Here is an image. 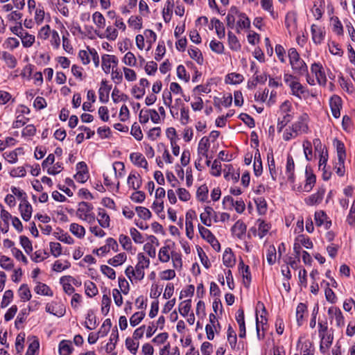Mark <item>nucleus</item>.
<instances>
[{
    "label": "nucleus",
    "mask_w": 355,
    "mask_h": 355,
    "mask_svg": "<svg viewBox=\"0 0 355 355\" xmlns=\"http://www.w3.org/2000/svg\"><path fill=\"white\" fill-rule=\"evenodd\" d=\"M289 62L294 73L298 76H304L308 72V67L300 58V54L295 48L288 50Z\"/></svg>",
    "instance_id": "nucleus-1"
},
{
    "label": "nucleus",
    "mask_w": 355,
    "mask_h": 355,
    "mask_svg": "<svg viewBox=\"0 0 355 355\" xmlns=\"http://www.w3.org/2000/svg\"><path fill=\"white\" fill-rule=\"evenodd\" d=\"M150 260L142 253L138 254V263L135 266L136 279L141 280L144 277V268L149 267Z\"/></svg>",
    "instance_id": "nucleus-2"
},
{
    "label": "nucleus",
    "mask_w": 355,
    "mask_h": 355,
    "mask_svg": "<svg viewBox=\"0 0 355 355\" xmlns=\"http://www.w3.org/2000/svg\"><path fill=\"white\" fill-rule=\"evenodd\" d=\"M118 62V58L115 55L105 54L102 57V69L105 73H109L111 67L112 70L116 68Z\"/></svg>",
    "instance_id": "nucleus-3"
},
{
    "label": "nucleus",
    "mask_w": 355,
    "mask_h": 355,
    "mask_svg": "<svg viewBox=\"0 0 355 355\" xmlns=\"http://www.w3.org/2000/svg\"><path fill=\"white\" fill-rule=\"evenodd\" d=\"M309 116L306 114H302L298 120L292 125V130L295 133L306 132L308 130Z\"/></svg>",
    "instance_id": "nucleus-4"
},
{
    "label": "nucleus",
    "mask_w": 355,
    "mask_h": 355,
    "mask_svg": "<svg viewBox=\"0 0 355 355\" xmlns=\"http://www.w3.org/2000/svg\"><path fill=\"white\" fill-rule=\"evenodd\" d=\"M311 71L315 74L318 83L320 85H325L327 83V78L324 71V69L321 64L313 63L311 67Z\"/></svg>",
    "instance_id": "nucleus-5"
},
{
    "label": "nucleus",
    "mask_w": 355,
    "mask_h": 355,
    "mask_svg": "<svg viewBox=\"0 0 355 355\" xmlns=\"http://www.w3.org/2000/svg\"><path fill=\"white\" fill-rule=\"evenodd\" d=\"M329 105L332 115L335 118L340 116V108L342 107V99L338 95L332 96L329 99Z\"/></svg>",
    "instance_id": "nucleus-6"
},
{
    "label": "nucleus",
    "mask_w": 355,
    "mask_h": 355,
    "mask_svg": "<svg viewBox=\"0 0 355 355\" xmlns=\"http://www.w3.org/2000/svg\"><path fill=\"white\" fill-rule=\"evenodd\" d=\"M211 214L215 215L214 221L217 222V215L216 212L211 207H206L205 208V211L200 215V218L201 222L206 226L209 227L211 225Z\"/></svg>",
    "instance_id": "nucleus-7"
},
{
    "label": "nucleus",
    "mask_w": 355,
    "mask_h": 355,
    "mask_svg": "<svg viewBox=\"0 0 355 355\" xmlns=\"http://www.w3.org/2000/svg\"><path fill=\"white\" fill-rule=\"evenodd\" d=\"M295 164L294 160L291 155L287 156V162L286 166V175L287 180L291 184L295 182Z\"/></svg>",
    "instance_id": "nucleus-8"
},
{
    "label": "nucleus",
    "mask_w": 355,
    "mask_h": 355,
    "mask_svg": "<svg viewBox=\"0 0 355 355\" xmlns=\"http://www.w3.org/2000/svg\"><path fill=\"white\" fill-rule=\"evenodd\" d=\"M19 210L22 218L25 221L29 220L31 218L33 209L31 205L28 202L27 199H23V201L19 205Z\"/></svg>",
    "instance_id": "nucleus-9"
},
{
    "label": "nucleus",
    "mask_w": 355,
    "mask_h": 355,
    "mask_svg": "<svg viewBox=\"0 0 355 355\" xmlns=\"http://www.w3.org/2000/svg\"><path fill=\"white\" fill-rule=\"evenodd\" d=\"M324 193V189H318V191L315 193L311 195L310 196L305 199L306 204L309 206H313L314 205L320 203L323 199Z\"/></svg>",
    "instance_id": "nucleus-10"
},
{
    "label": "nucleus",
    "mask_w": 355,
    "mask_h": 355,
    "mask_svg": "<svg viewBox=\"0 0 355 355\" xmlns=\"http://www.w3.org/2000/svg\"><path fill=\"white\" fill-rule=\"evenodd\" d=\"M210 148L209 137H203L198 144V155H202L205 158L209 157L208 150Z\"/></svg>",
    "instance_id": "nucleus-11"
},
{
    "label": "nucleus",
    "mask_w": 355,
    "mask_h": 355,
    "mask_svg": "<svg viewBox=\"0 0 355 355\" xmlns=\"http://www.w3.org/2000/svg\"><path fill=\"white\" fill-rule=\"evenodd\" d=\"M130 159L134 165L146 169L147 168L148 162L141 153H132L130 155Z\"/></svg>",
    "instance_id": "nucleus-12"
},
{
    "label": "nucleus",
    "mask_w": 355,
    "mask_h": 355,
    "mask_svg": "<svg viewBox=\"0 0 355 355\" xmlns=\"http://www.w3.org/2000/svg\"><path fill=\"white\" fill-rule=\"evenodd\" d=\"M328 314L330 318H334L336 324L338 327L344 325V317L340 309L336 306H331L328 310Z\"/></svg>",
    "instance_id": "nucleus-13"
},
{
    "label": "nucleus",
    "mask_w": 355,
    "mask_h": 355,
    "mask_svg": "<svg viewBox=\"0 0 355 355\" xmlns=\"http://www.w3.org/2000/svg\"><path fill=\"white\" fill-rule=\"evenodd\" d=\"M236 320L239 326V337L245 338L246 335V330L244 320V311L242 309H239L237 311Z\"/></svg>",
    "instance_id": "nucleus-14"
},
{
    "label": "nucleus",
    "mask_w": 355,
    "mask_h": 355,
    "mask_svg": "<svg viewBox=\"0 0 355 355\" xmlns=\"http://www.w3.org/2000/svg\"><path fill=\"white\" fill-rule=\"evenodd\" d=\"M129 187L134 190L139 189L142 184L141 176L136 173H130L127 180Z\"/></svg>",
    "instance_id": "nucleus-15"
},
{
    "label": "nucleus",
    "mask_w": 355,
    "mask_h": 355,
    "mask_svg": "<svg viewBox=\"0 0 355 355\" xmlns=\"http://www.w3.org/2000/svg\"><path fill=\"white\" fill-rule=\"evenodd\" d=\"M312 38L315 44H320L324 39V33L321 28L313 24L311 27Z\"/></svg>",
    "instance_id": "nucleus-16"
},
{
    "label": "nucleus",
    "mask_w": 355,
    "mask_h": 355,
    "mask_svg": "<svg viewBox=\"0 0 355 355\" xmlns=\"http://www.w3.org/2000/svg\"><path fill=\"white\" fill-rule=\"evenodd\" d=\"M223 262L228 268H232L235 265V258L231 248L225 249L223 255Z\"/></svg>",
    "instance_id": "nucleus-17"
},
{
    "label": "nucleus",
    "mask_w": 355,
    "mask_h": 355,
    "mask_svg": "<svg viewBox=\"0 0 355 355\" xmlns=\"http://www.w3.org/2000/svg\"><path fill=\"white\" fill-rule=\"evenodd\" d=\"M1 58L4 60L7 67L10 69H14L17 65V59L12 54L8 52L3 51L1 53Z\"/></svg>",
    "instance_id": "nucleus-18"
},
{
    "label": "nucleus",
    "mask_w": 355,
    "mask_h": 355,
    "mask_svg": "<svg viewBox=\"0 0 355 355\" xmlns=\"http://www.w3.org/2000/svg\"><path fill=\"white\" fill-rule=\"evenodd\" d=\"M73 348L69 340H63L59 343L60 355H70Z\"/></svg>",
    "instance_id": "nucleus-19"
},
{
    "label": "nucleus",
    "mask_w": 355,
    "mask_h": 355,
    "mask_svg": "<svg viewBox=\"0 0 355 355\" xmlns=\"http://www.w3.org/2000/svg\"><path fill=\"white\" fill-rule=\"evenodd\" d=\"M232 233L241 239L246 232V225L241 220H238L232 227Z\"/></svg>",
    "instance_id": "nucleus-20"
},
{
    "label": "nucleus",
    "mask_w": 355,
    "mask_h": 355,
    "mask_svg": "<svg viewBox=\"0 0 355 355\" xmlns=\"http://www.w3.org/2000/svg\"><path fill=\"white\" fill-rule=\"evenodd\" d=\"M173 7L174 0H167L162 11L163 18L165 22H168L171 20Z\"/></svg>",
    "instance_id": "nucleus-21"
},
{
    "label": "nucleus",
    "mask_w": 355,
    "mask_h": 355,
    "mask_svg": "<svg viewBox=\"0 0 355 355\" xmlns=\"http://www.w3.org/2000/svg\"><path fill=\"white\" fill-rule=\"evenodd\" d=\"M306 183L304 186V191L306 192H309L315 185L316 181V177L312 173H309V169L306 168Z\"/></svg>",
    "instance_id": "nucleus-22"
},
{
    "label": "nucleus",
    "mask_w": 355,
    "mask_h": 355,
    "mask_svg": "<svg viewBox=\"0 0 355 355\" xmlns=\"http://www.w3.org/2000/svg\"><path fill=\"white\" fill-rule=\"evenodd\" d=\"M98 216L99 218H98V222L99 225L103 227L107 228L110 227V216L106 213L105 210L101 208L98 209Z\"/></svg>",
    "instance_id": "nucleus-23"
},
{
    "label": "nucleus",
    "mask_w": 355,
    "mask_h": 355,
    "mask_svg": "<svg viewBox=\"0 0 355 355\" xmlns=\"http://www.w3.org/2000/svg\"><path fill=\"white\" fill-rule=\"evenodd\" d=\"M307 311V306L304 303H300L296 309V319L299 326L302 324L304 314Z\"/></svg>",
    "instance_id": "nucleus-24"
},
{
    "label": "nucleus",
    "mask_w": 355,
    "mask_h": 355,
    "mask_svg": "<svg viewBox=\"0 0 355 355\" xmlns=\"http://www.w3.org/2000/svg\"><path fill=\"white\" fill-rule=\"evenodd\" d=\"M289 87H291L292 94L298 98H300V95L304 93V87L298 81H292L289 84Z\"/></svg>",
    "instance_id": "nucleus-25"
},
{
    "label": "nucleus",
    "mask_w": 355,
    "mask_h": 355,
    "mask_svg": "<svg viewBox=\"0 0 355 355\" xmlns=\"http://www.w3.org/2000/svg\"><path fill=\"white\" fill-rule=\"evenodd\" d=\"M127 256L124 252L119 253L107 261L108 264L116 267L122 265L126 260Z\"/></svg>",
    "instance_id": "nucleus-26"
},
{
    "label": "nucleus",
    "mask_w": 355,
    "mask_h": 355,
    "mask_svg": "<svg viewBox=\"0 0 355 355\" xmlns=\"http://www.w3.org/2000/svg\"><path fill=\"white\" fill-rule=\"evenodd\" d=\"M93 209V206L92 204L87 202H81L78 204V209L77 210L78 213H82L84 214V219H87V218L89 216V212Z\"/></svg>",
    "instance_id": "nucleus-27"
},
{
    "label": "nucleus",
    "mask_w": 355,
    "mask_h": 355,
    "mask_svg": "<svg viewBox=\"0 0 355 355\" xmlns=\"http://www.w3.org/2000/svg\"><path fill=\"white\" fill-rule=\"evenodd\" d=\"M254 172L256 176H259L262 173V163L259 149H257L254 154Z\"/></svg>",
    "instance_id": "nucleus-28"
},
{
    "label": "nucleus",
    "mask_w": 355,
    "mask_h": 355,
    "mask_svg": "<svg viewBox=\"0 0 355 355\" xmlns=\"http://www.w3.org/2000/svg\"><path fill=\"white\" fill-rule=\"evenodd\" d=\"M173 246L171 245H166L160 248L158 257L161 262L166 263L170 260V255L168 250L172 248Z\"/></svg>",
    "instance_id": "nucleus-29"
},
{
    "label": "nucleus",
    "mask_w": 355,
    "mask_h": 355,
    "mask_svg": "<svg viewBox=\"0 0 355 355\" xmlns=\"http://www.w3.org/2000/svg\"><path fill=\"white\" fill-rule=\"evenodd\" d=\"M70 232L78 238H83L85 234L84 227L77 223H71L69 228Z\"/></svg>",
    "instance_id": "nucleus-30"
},
{
    "label": "nucleus",
    "mask_w": 355,
    "mask_h": 355,
    "mask_svg": "<svg viewBox=\"0 0 355 355\" xmlns=\"http://www.w3.org/2000/svg\"><path fill=\"white\" fill-rule=\"evenodd\" d=\"M188 53L189 56L195 60L199 64H202L203 63V57L201 51L196 47L190 48L188 50Z\"/></svg>",
    "instance_id": "nucleus-31"
},
{
    "label": "nucleus",
    "mask_w": 355,
    "mask_h": 355,
    "mask_svg": "<svg viewBox=\"0 0 355 355\" xmlns=\"http://www.w3.org/2000/svg\"><path fill=\"white\" fill-rule=\"evenodd\" d=\"M101 38L106 37L109 40H115L118 36V31L116 28L109 26L105 30V35L97 34Z\"/></svg>",
    "instance_id": "nucleus-32"
},
{
    "label": "nucleus",
    "mask_w": 355,
    "mask_h": 355,
    "mask_svg": "<svg viewBox=\"0 0 355 355\" xmlns=\"http://www.w3.org/2000/svg\"><path fill=\"white\" fill-rule=\"evenodd\" d=\"M277 258V250L275 247L273 245H269L267 252H266V259L269 265H273L276 261Z\"/></svg>",
    "instance_id": "nucleus-33"
},
{
    "label": "nucleus",
    "mask_w": 355,
    "mask_h": 355,
    "mask_svg": "<svg viewBox=\"0 0 355 355\" xmlns=\"http://www.w3.org/2000/svg\"><path fill=\"white\" fill-rule=\"evenodd\" d=\"M243 75L236 73H229L225 78V83L229 84H239L243 80Z\"/></svg>",
    "instance_id": "nucleus-34"
},
{
    "label": "nucleus",
    "mask_w": 355,
    "mask_h": 355,
    "mask_svg": "<svg viewBox=\"0 0 355 355\" xmlns=\"http://www.w3.org/2000/svg\"><path fill=\"white\" fill-rule=\"evenodd\" d=\"M35 291L40 295L52 296L53 293L50 288L45 284L39 283L35 288Z\"/></svg>",
    "instance_id": "nucleus-35"
},
{
    "label": "nucleus",
    "mask_w": 355,
    "mask_h": 355,
    "mask_svg": "<svg viewBox=\"0 0 355 355\" xmlns=\"http://www.w3.org/2000/svg\"><path fill=\"white\" fill-rule=\"evenodd\" d=\"M85 293L89 297H92L98 294V288L96 284L90 281L86 282L85 283Z\"/></svg>",
    "instance_id": "nucleus-36"
},
{
    "label": "nucleus",
    "mask_w": 355,
    "mask_h": 355,
    "mask_svg": "<svg viewBox=\"0 0 355 355\" xmlns=\"http://www.w3.org/2000/svg\"><path fill=\"white\" fill-rule=\"evenodd\" d=\"M257 209L259 214H265L267 211V203L263 197H259L254 200Z\"/></svg>",
    "instance_id": "nucleus-37"
},
{
    "label": "nucleus",
    "mask_w": 355,
    "mask_h": 355,
    "mask_svg": "<svg viewBox=\"0 0 355 355\" xmlns=\"http://www.w3.org/2000/svg\"><path fill=\"white\" fill-rule=\"evenodd\" d=\"M198 230L200 236L204 239L207 240L208 243H210L211 241H212L215 238V236L211 233V232L209 230L200 225H198Z\"/></svg>",
    "instance_id": "nucleus-38"
},
{
    "label": "nucleus",
    "mask_w": 355,
    "mask_h": 355,
    "mask_svg": "<svg viewBox=\"0 0 355 355\" xmlns=\"http://www.w3.org/2000/svg\"><path fill=\"white\" fill-rule=\"evenodd\" d=\"M111 86H101L98 90L99 100L102 103H107L109 100L110 91Z\"/></svg>",
    "instance_id": "nucleus-39"
},
{
    "label": "nucleus",
    "mask_w": 355,
    "mask_h": 355,
    "mask_svg": "<svg viewBox=\"0 0 355 355\" xmlns=\"http://www.w3.org/2000/svg\"><path fill=\"white\" fill-rule=\"evenodd\" d=\"M191 307V300H187L182 302L179 305V312L183 316H187Z\"/></svg>",
    "instance_id": "nucleus-40"
},
{
    "label": "nucleus",
    "mask_w": 355,
    "mask_h": 355,
    "mask_svg": "<svg viewBox=\"0 0 355 355\" xmlns=\"http://www.w3.org/2000/svg\"><path fill=\"white\" fill-rule=\"evenodd\" d=\"M227 341L229 342L231 347L235 349L237 343V337L236 332L232 329L231 325H229L227 329Z\"/></svg>",
    "instance_id": "nucleus-41"
},
{
    "label": "nucleus",
    "mask_w": 355,
    "mask_h": 355,
    "mask_svg": "<svg viewBox=\"0 0 355 355\" xmlns=\"http://www.w3.org/2000/svg\"><path fill=\"white\" fill-rule=\"evenodd\" d=\"M19 295L24 302L28 301L31 297V291L26 284H22L19 289Z\"/></svg>",
    "instance_id": "nucleus-42"
},
{
    "label": "nucleus",
    "mask_w": 355,
    "mask_h": 355,
    "mask_svg": "<svg viewBox=\"0 0 355 355\" xmlns=\"http://www.w3.org/2000/svg\"><path fill=\"white\" fill-rule=\"evenodd\" d=\"M60 284L62 285L63 290L65 293L68 295H71L74 292V288L72 286L71 284L66 276L62 277L60 279Z\"/></svg>",
    "instance_id": "nucleus-43"
},
{
    "label": "nucleus",
    "mask_w": 355,
    "mask_h": 355,
    "mask_svg": "<svg viewBox=\"0 0 355 355\" xmlns=\"http://www.w3.org/2000/svg\"><path fill=\"white\" fill-rule=\"evenodd\" d=\"M20 38L21 40L22 44L25 48L31 47L35 42V36L30 35L28 33L25 31L23 33V36Z\"/></svg>",
    "instance_id": "nucleus-44"
},
{
    "label": "nucleus",
    "mask_w": 355,
    "mask_h": 355,
    "mask_svg": "<svg viewBox=\"0 0 355 355\" xmlns=\"http://www.w3.org/2000/svg\"><path fill=\"white\" fill-rule=\"evenodd\" d=\"M111 304V299L107 295L104 294L101 301V312L104 315H106L110 311V307Z\"/></svg>",
    "instance_id": "nucleus-45"
},
{
    "label": "nucleus",
    "mask_w": 355,
    "mask_h": 355,
    "mask_svg": "<svg viewBox=\"0 0 355 355\" xmlns=\"http://www.w3.org/2000/svg\"><path fill=\"white\" fill-rule=\"evenodd\" d=\"M25 342V334L20 333L17 335L15 340V349L17 354H21L24 349V344Z\"/></svg>",
    "instance_id": "nucleus-46"
},
{
    "label": "nucleus",
    "mask_w": 355,
    "mask_h": 355,
    "mask_svg": "<svg viewBox=\"0 0 355 355\" xmlns=\"http://www.w3.org/2000/svg\"><path fill=\"white\" fill-rule=\"evenodd\" d=\"M212 22H215V29L218 37L221 39L225 37V31L223 24L218 19L213 18Z\"/></svg>",
    "instance_id": "nucleus-47"
},
{
    "label": "nucleus",
    "mask_w": 355,
    "mask_h": 355,
    "mask_svg": "<svg viewBox=\"0 0 355 355\" xmlns=\"http://www.w3.org/2000/svg\"><path fill=\"white\" fill-rule=\"evenodd\" d=\"M87 320V321L85 322V327L89 330L94 329L97 326L96 318L92 311L88 312Z\"/></svg>",
    "instance_id": "nucleus-48"
},
{
    "label": "nucleus",
    "mask_w": 355,
    "mask_h": 355,
    "mask_svg": "<svg viewBox=\"0 0 355 355\" xmlns=\"http://www.w3.org/2000/svg\"><path fill=\"white\" fill-rule=\"evenodd\" d=\"M228 42L229 45L231 49L237 51L240 49L241 45L239 44V42L236 37L232 32H229L228 34Z\"/></svg>",
    "instance_id": "nucleus-49"
},
{
    "label": "nucleus",
    "mask_w": 355,
    "mask_h": 355,
    "mask_svg": "<svg viewBox=\"0 0 355 355\" xmlns=\"http://www.w3.org/2000/svg\"><path fill=\"white\" fill-rule=\"evenodd\" d=\"M292 119V116L286 113L284 114L283 117L282 119H278L277 123V131L279 132L282 131V129L289 123Z\"/></svg>",
    "instance_id": "nucleus-50"
},
{
    "label": "nucleus",
    "mask_w": 355,
    "mask_h": 355,
    "mask_svg": "<svg viewBox=\"0 0 355 355\" xmlns=\"http://www.w3.org/2000/svg\"><path fill=\"white\" fill-rule=\"evenodd\" d=\"M94 23L99 28H103L105 25V19L99 12H95L92 15Z\"/></svg>",
    "instance_id": "nucleus-51"
},
{
    "label": "nucleus",
    "mask_w": 355,
    "mask_h": 355,
    "mask_svg": "<svg viewBox=\"0 0 355 355\" xmlns=\"http://www.w3.org/2000/svg\"><path fill=\"white\" fill-rule=\"evenodd\" d=\"M112 96L115 103L119 101H126L128 99V96L125 94H120L119 89L116 87L113 89Z\"/></svg>",
    "instance_id": "nucleus-52"
},
{
    "label": "nucleus",
    "mask_w": 355,
    "mask_h": 355,
    "mask_svg": "<svg viewBox=\"0 0 355 355\" xmlns=\"http://www.w3.org/2000/svg\"><path fill=\"white\" fill-rule=\"evenodd\" d=\"M145 316V313L143 311L135 313L130 318V323L132 327H135L139 324Z\"/></svg>",
    "instance_id": "nucleus-53"
},
{
    "label": "nucleus",
    "mask_w": 355,
    "mask_h": 355,
    "mask_svg": "<svg viewBox=\"0 0 355 355\" xmlns=\"http://www.w3.org/2000/svg\"><path fill=\"white\" fill-rule=\"evenodd\" d=\"M20 244L27 254H30L33 251L32 243L26 236H20Z\"/></svg>",
    "instance_id": "nucleus-54"
},
{
    "label": "nucleus",
    "mask_w": 355,
    "mask_h": 355,
    "mask_svg": "<svg viewBox=\"0 0 355 355\" xmlns=\"http://www.w3.org/2000/svg\"><path fill=\"white\" fill-rule=\"evenodd\" d=\"M135 210L138 216L144 220H148L151 218L152 214L150 210L144 207H136Z\"/></svg>",
    "instance_id": "nucleus-55"
},
{
    "label": "nucleus",
    "mask_w": 355,
    "mask_h": 355,
    "mask_svg": "<svg viewBox=\"0 0 355 355\" xmlns=\"http://www.w3.org/2000/svg\"><path fill=\"white\" fill-rule=\"evenodd\" d=\"M119 243L125 250H131L132 242L130 239L124 234H121L119 238Z\"/></svg>",
    "instance_id": "nucleus-56"
},
{
    "label": "nucleus",
    "mask_w": 355,
    "mask_h": 355,
    "mask_svg": "<svg viewBox=\"0 0 355 355\" xmlns=\"http://www.w3.org/2000/svg\"><path fill=\"white\" fill-rule=\"evenodd\" d=\"M329 49L331 53L335 55L342 56L343 54V51L340 48V45L335 42H331L328 44Z\"/></svg>",
    "instance_id": "nucleus-57"
},
{
    "label": "nucleus",
    "mask_w": 355,
    "mask_h": 355,
    "mask_svg": "<svg viewBox=\"0 0 355 355\" xmlns=\"http://www.w3.org/2000/svg\"><path fill=\"white\" fill-rule=\"evenodd\" d=\"M197 198L200 201L204 202L207 200L208 196V188L204 184L200 186L196 192Z\"/></svg>",
    "instance_id": "nucleus-58"
},
{
    "label": "nucleus",
    "mask_w": 355,
    "mask_h": 355,
    "mask_svg": "<svg viewBox=\"0 0 355 355\" xmlns=\"http://www.w3.org/2000/svg\"><path fill=\"white\" fill-rule=\"evenodd\" d=\"M0 266L3 269L10 270L13 268V263L10 258L2 255L0 257Z\"/></svg>",
    "instance_id": "nucleus-59"
},
{
    "label": "nucleus",
    "mask_w": 355,
    "mask_h": 355,
    "mask_svg": "<svg viewBox=\"0 0 355 355\" xmlns=\"http://www.w3.org/2000/svg\"><path fill=\"white\" fill-rule=\"evenodd\" d=\"M210 49L216 53L221 54L224 51L223 44L219 41L211 40L209 44Z\"/></svg>",
    "instance_id": "nucleus-60"
},
{
    "label": "nucleus",
    "mask_w": 355,
    "mask_h": 355,
    "mask_svg": "<svg viewBox=\"0 0 355 355\" xmlns=\"http://www.w3.org/2000/svg\"><path fill=\"white\" fill-rule=\"evenodd\" d=\"M51 253L54 257H58L62 254V246L60 243L51 242L49 243Z\"/></svg>",
    "instance_id": "nucleus-61"
},
{
    "label": "nucleus",
    "mask_w": 355,
    "mask_h": 355,
    "mask_svg": "<svg viewBox=\"0 0 355 355\" xmlns=\"http://www.w3.org/2000/svg\"><path fill=\"white\" fill-rule=\"evenodd\" d=\"M239 16L240 19L237 21L238 26L241 28H249L250 26V21L246 15L245 13H239Z\"/></svg>",
    "instance_id": "nucleus-62"
},
{
    "label": "nucleus",
    "mask_w": 355,
    "mask_h": 355,
    "mask_svg": "<svg viewBox=\"0 0 355 355\" xmlns=\"http://www.w3.org/2000/svg\"><path fill=\"white\" fill-rule=\"evenodd\" d=\"M40 344L37 339H34L28 345L25 355H36L39 349Z\"/></svg>",
    "instance_id": "nucleus-63"
},
{
    "label": "nucleus",
    "mask_w": 355,
    "mask_h": 355,
    "mask_svg": "<svg viewBox=\"0 0 355 355\" xmlns=\"http://www.w3.org/2000/svg\"><path fill=\"white\" fill-rule=\"evenodd\" d=\"M346 221L350 226L355 227V200L353 201L351 206Z\"/></svg>",
    "instance_id": "nucleus-64"
}]
</instances>
